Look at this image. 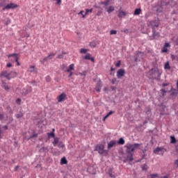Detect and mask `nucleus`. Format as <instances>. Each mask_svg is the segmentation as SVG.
<instances>
[{
    "instance_id": "obj_10",
    "label": "nucleus",
    "mask_w": 178,
    "mask_h": 178,
    "mask_svg": "<svg viewBox=\"0 0 178 178\" xmlns=\"http://www.w3.org/2000/svg\"><path fill=\"white\" fill-rule=\"evenodd\" d=\"M125 74H126V71L124 70V69L121 68L118 70L117 72L118 79H121L122 77H123V76H124Z\"/></svg>"
},
{
    "instance_id": "obj_15",
    "label": "nucleus",
    "mask_w": 178,
    "mask_h": 178,
    "mask_svg": "<svg viewBox=\"0 0 178 178\" xmlns=\"http://www.w3.org/2000/svg\"><path fill=\"white\" fill-rule=\"evenodd\" d=\"M8 77L10 78V80H12V79H15V77H17V72L15 71H11L8 72Z\"/></svg>"
},
{
    "instance_id": "obj_52",
    "label": "nucleus",
    "mask_w": 178,
    "mask_h": 178,
    "mask_svg": "<svg viewBox=\"0 0 178 178\" xmlns=\"http://www.w3.org/2000/svg\"><path fill=\"white\" fill-rule=\"evenodd\" d=\"M163 47L165 48H170V44L169 42H165Z\"/></svg>"
},
{
    "instance_id": "obj_36",
    "label": "nucleus",
    "mask_w": 178,
    "mask_h": 178,
    "mask_svg": "<svg viewBox=\"0 0 178 178\" xmlns=\"http://www.w3.org/2000/svg\"><path fill=\"white\" fill-rule=\"evenodd\" d=\"M1 1L0 2V8H5L6 6V0H1Z\"/></svg>"
},
{
    "instance_id": "obj_29",
    "label": "nucleus",
    "mask_w": 178,
    "mask_h": 178,
    "mask_svg": "<svg viewBox=\"0 0 178 178\" xmlns=\"http://www.w3.org/2000/svg\"><path fill=\"white\" fill-rule=\"evenodd\" d=\"M124 139L123 138H120L118 141H117V144H119L120 145H124Z\"/></svg>"
},
{
    "instance_id": "obj_19",
    "label": "nucleus",
    "mask_w": 178,
    "mask_h": 178,
    "mask_svg": "<svg viewBox=\"0 0 178 178\" xmlns=\"http://www.w3.org/2000/svg\"><path fill=\"white\" fill-rule=\"evenodd\" d=\"M1 87L5 91H9V90H10V86H8L6 82H2Z\"/></svg>"
},
{
    "instance_id": "obj_9",
    "label": "nucleus",
    "mask_w": 178,
    "mask_h": 178,
    "mask_svg": "<svg viewBox=\"0 0 178 178\" xmlns=\"http://www.w3.org/2000/svg\"><path fill=\"white\" fill-rule=\"evenodd\" d=\"M33 91V88L31 86H29L26 89H22V95H27L30 94Z\"/></svg>"
},
{
    "instance_id": "obj_32",
    "label": "nucleus",
    "mask_w": 178,
    "mask_h": 178,
    "mask_svg": "<svg viewBox=\"0 0 178 178\" xmlns=\"http://www.w3.org/2000/svg\"><path fill=\"white\" fill-rule=\"evenodd\" d=\"M156 8V12H159V13H161V12H163V8H162V6H157Z\"/></svg>"
},
{
    "instance_id": "obj_59",
    "label": "nucleus",
    "mask_w": 178,
    "mask_h": 178,
    "mask_svg": "<svg viewBox=\"0 0 178 178\" xmlns=\"http://www.w3.org/2000/svg\"><path fill=\"white\" fill-rule=\"evenodd\" d=\"M151 178H155V177H158V174H152L150 175Z\"/></svg>"
},
{
    "instance_id": "obj_23",
    "label": "nucleus",
    "mask_w": 178,
    "mask_h": 178,
    "mask_svg": "<svg viewBox=\"0 0 178 178\" xmlns=\"http://www.w3.org/2000/svg\"><path fill=\"white\" fill-rule=\"evenodd\" d=\"M113 10H115V7H113V6H110L107 10H106V12L107 13H112V12H113Z\"/></svg>"
},
{
    "instance_id": "obj_47",
    "label": "nucleus",
    "mask_w": 178,
    "mask_h": 178,
    "mask_svg": "<svg viewBox=\"0 0 178 178\" xmlns=\"http://www.w3.org/2000/svg\"><path fill=\"white\" fill-rule=\"evenodd\" d=\"M161 52H162L163 54H165V53L168 52V48H167V47H165L163 46V47L161 49Z\"/></svg>"
},
{
    "instance_id": "obj_11",
    "label": "nucleus",
    "mask_w": 178,
    "mask_h": 178,
    "mask_svg": "<svg viewBox=\"0 0 178 178\" xmlns=\"http://www.w3.org/2000/svg\"><path fill=\"white\" fill-rule=\"evenodd\" d=\"M66 99V93L63 92L57 97L58 102H63Z\"/></svg>"
},
{
    "instance_id": "obj_7",
    "label": "nucleus",
    "mask_w": 178,
    "mask_h": 178,
    "mask_svg": "<svg viewBox=\"0 0 178 178\" xmlns=\"http://www.w3.org/2000/svg\"><path fill=\"white\" fill-rule=\"evenodd\" d=\"M87 172L90 175H96L97 168L95 167V165H89L87 168Z\"/></svg>"
},
{
    "instance_id": "obj_25",
    "label": "nucleus",
    "mask_w": 178,
    "mask_h": 178,
    "mask_svg": "<svg viewBox=\"0 0 178 178\" xmlns=\"http://www.w3.org/2000/svg\"><path fill=\"white\" fill-rule=\"evenodd\" d=\"M141 145H143V143H134L132 145V148H134V149H136V148H138V149H140V147H141Z\"/></svg>"
},
{
    "instance_id": "obj_34",
    "label": "nucleus",
    "mask_w": 178,
    "mask_h": 178,
    "mask_svg": "<svg viewBox=\"0 0 178 178\" xmlns=\"http://www.w3.org/2000/svg\"><path fill=\"white\" fill-rule=\"evenodd\" d=\"M109 2H111V0H105L104 1L101 2V5H104V6H108V5H109Z\"/></svg>"
},
{
    "instance_id": "obj_49",
    "label": "nucleus",
    "mask_w": 178,
    "mask_h": 178,
    "mask_svg": "<svg viewBox=\"0 0 178 178\" xmlns=\"http://www.w3.org/2000/svg\"><path fill=\"white\" fill-rule=\"evenodd\" d=\"M96 87H102V82L101 81H97Z\"/></svg>"
},
{
    "instance_id": "obj_41",
    "label": "nucleus",
    "mask_w": 178,
    "mask_h": 178,
    "mask_svg": "<svg viewBox=\"0 0 178 178\" xmlns=\"http://www.w3.org/2000/svg\"><path fill=\"white\" fill-rule=\"evenodd\" d=\"M88 13H92V8H90V9L86 8V9L85 15H88Z\"/></svg>"
},
{
    "instance_id": "obj_48",
    "label": "nucleus",
    "mask_w": 178,
    "mask_h": 178,
    "mask_svg": "<svg viewBox=\"0 0 178 178\" xmlns=\"http://www.w3.org/2000/svg\"><path fill=\"white\" fill-rule=\"evenodd\" d=\"M110 34H111V35H113V34H118V31H116V30H111L110 31Z\"/></svg>"
},
{
    "instance_id": "obj_39",
    "label": "nucleus",
    "mask_w": 178,
    "mask_h": 178,
    "mask_svg": "<svg viewBox=\"0 0 178 178\" xmlns=\"http://www.w3.org/2000/svg\"><path fill=\"white\" fill-rule=\"evenodd\" d=\"M56 53H51L47 56V59H52L53 56H55Z\"/></svg>"
},
{
    "instance_id": "obj_21",
    "label": "nucleus",
    "mask_w": 178,
    "mask_h": 178,
    "mask_svg": "<svg viewBox=\"0 0 178 178\" xmlns=\"http://www.w3.org/2000/svg\"><path fill=\"white\" fill-rule=\"evenodd\" d=\"M5 114H3V108L0 107V120H3Z\"/></svg>"
},
{
    "instance_id": "obj_53",
    "label": "nucleus",
    "mask_w": 178,
    "mask_h": 178,
    "mask_svg": "<svg viewBox=\"0 0 178 178\" xmlns=\"http://www.w3.org/2000/svg\"><path fill=\"white\" fill-rule=\"evenodd\" d=\"M95 91H97V92H101V87L96 86L95 88Z\"/></svg>"
},
{
    "instance_id": "obj_6",
    "label": "nucleus",
    "mask_w": 178,
    "mask_h": 178,
    "mask_svg": "<svg viewBox=\"0 0 178 178\" xmlns=\"http://www.w3.org/2000/svg\"><path fill=\"white\" fill-rule=\"evenodd\" d=\"M154 154H157V155H162L165 154V148L157 147L156 149L153 150Z\"/></svg>"
},
{
    "instance_id": "obj_63",
    "label": "nucleus",
    "mask_w": 178,
    "mask_h": 178,
    "mask_svg": "<svg viewBox=\"0 0 178 178\" xmlns=\"http://www.w3.org/2000/svg\"><path fill=\"white\" fill-rule=\"evenodd\" d=\"M112 84H115L116 83V78H113L111 81Z\"/></svg>"
},
{
    "instance_id": "obj_37",
    "label": "nucleus",
    "mask_w": 178,
    "mask_h": 178,
    "mask_svg": "<svg viewBox=\"0 0 178 178\" xmlns=\"http://www.w3.org/2000/svg\"><path fill=\"white\" fill-rule=\"evenodd\" d=\"M38 134H33L32 135H31L28 138L27 140H31V138H35V137H38Z\"/></svg>"
},
{
    "instance_id": "obj_13",
    "label": "nucleus",
    "mask_w": 178,
    "mask_h": 178,
    "mask_svg": "<svg viewBox=\"0 0 178 178\" xmlns=\"http://www.w3.org/2000/svg\"><path fill=\"white\" fill-rule=\"evenodd\" d=\"M83 59H86V60H91L93 63H95V58L94 57H91V54L90 53H87L83 57Z\"/></svg>"
},
{
    "instance_id": "obj_35",
    "label": "nucleus",
    "mask_w": 178,
    "mask_h": 178,
    "mask_svg": "<svg viewBox=\"0 0 178 178\" xmlns=\"http://www.w3.org/2000/svg\"><path fill=\"white\" fill-rule=\"evenodd\" d=\"M141 54H143L141 51H138V53L136 54V56H135V62H138V60H140L138 59V56H140Z\"/></svg>"
},
{
    "instance_id": "obj_54",
    "label": "nucleus",
    "mask_w": 178,
    "mask_h": 178,
    "mask_svg": "<svg viewBox=\"0 0 178 178\" xmlns=\"http://www.w3.org/2000/svg\"><path fill=\"white\" fill-rule=\"evenodd\" d=\"M87 72L84 71L83 72H80L79 74L80 76H83V77H86V76L87 75Z\"/></svg>"
},
{
    "instance_id": "obj_40",
    "label": "nucleus",
    "mask_w": 178,
    "mask_h": 178,
    "mask_svg": "<svg viewBox=\"0 0 178 178\" xmlns=\"http://www.w3.org/2000/svg\"><path fill=\"white\" fill-rule=\"evenodd\" d=\"M142 170H147L148 169V165L147 164H143L141 165Z\"/></svg>"
},
{
    "instance_id": "obj_56",
    "label": "nucleus",
    "mask_w": 178,
    "mask_h": 178,
    "mask_svg": "<svg viewBox=\"0 0 178 178\" xmlns=\"http://www.w3.org/2000/svg\"><path fill=\"white\" fill-rule=\"evenodd\" d=\"M161 92H162V95H165V94H166V92H168V91H166V90L165 89H161Z\"/></svg>"
},
{
    "instance_id": "obj_61",
    "label": "nucleus",
    "mask_w": 178,
    "mask_h": 178,
    "mask_svg": "<svg viewBox=\"0 0 178 178\" xmlns=\"http://www.w3.org/2000/svg\"><path fill=\"white\" fill-rule=\"evenodd\" d=\"M107 116H111V115H113V111H110L107 114Z\"/></svg>"
},
{
    "instance_id": "obj_58",
    "label": "nucleus",
    "mask_w": 178,
    "mask_h": 178,
    "mask_svg": "<svg viewBox=\"0 0 178 178\" xmlns=\"http://www.w3.org/2000/svg\"><path fill=\"white\" fill-rule=\"evenodd\" d=\"M120 64H121V61L119 60V61L115 64V67H120Z\"/></svg>"
},
{
    "instance_id": "obj_5",
    "label": "nucleus",
    "mask_w": 178,
    "mask_h": 178,
    "mask_svg": "<svg viewBox=\"0 0 178 178\" xmlns=\"http://www.w3.org/2000/svg\"><path fill=\"white\" fill-rule=\"evenodd\" d=\"M19 6L17 4L10 3L9 4H7L5 7L2 8V12H4V10H9V9H16Z\"/></svg>"
},
{
    "instance_id": "obj_2",
    "label": "nucleus",
    "mask_w": 178,
    "mask_h": 178,
    "mask_svg": "<svg viewBox=\"0 0 178 178\" xmlns=\"http://www.w3.org/2000/svg\"><path fill=\"white\" fill-rule=\"evenodd\" d=\"M125 148H127L126 152L128 154L127 159L129 162H133L134 160L133 158V152H134V147H133V145H131V143H128L125 145Z\"/></svg>"
},
{
    "instance_id": "obj_27",
    "label": "nucleus",
    "mask_w": 178,
    "mask_h": 178,
    "mask_svg": "<svg viewBox=\"0 0 178 178\" xmlns=\"http://www.w3.org/2000/svg\"><path fill=\"white\" fill-rule=\"evenodd\" d=\"M141 13V8H136L134 10V16H138Z\"/></svg>"
},
{
    "instance_id": "obj_45",
    "label": "nucleus",
    "mask_w": 178,
    "mask_h": 178,
    "mask_svg": "<svg viewBox=\"0 0 178 178\" xmlns=\"http://www.w3.org/2000/svg\"><path fill=\"white\" fill-rule=\"evenodd\" d=\"M15 118H17V119H20V118H23V113L15 114Z\"/></svg>"
},
{
    "instance_id": "obj_16",
    "label": "nucleus",
    "mask_w": 178,
    "mask_h": 178,
    "mask_svg": "<svg viewBox=\"0 0 178 178\" xmlns=\"http://www.w3.org/2000/svg\"><path fill=\"white\" fill-rule=\"evenodd\" d=\"M165 6H168V5H170L171 8H173V6H176L177 5V2L175 1L174 0H172L171 1L164 2L163 3Z\"/></svg>"
},
{
    "instance_id": "obj_14",
    "label": "nucleus",
    "mask_w": 178,
    "mask_h": 178,
    "mask_svg": "<svg viewBox=\"0 0 178 178\" xmlns=\"http://www.w3.org/2000/svg\"><path fill=\"white\" fill-rule=\"evenodd\" d=\"M17 56H19V54H17V53H13L12 54L8 55V58H14V60L17 63L19 62V57H17Z\"/></svg>"
},
{
    "instance_id": "obj_18",
    "label": "nucleus",
    "mask_w": 178,
    "mask_h": 178,
    "mask_svg": "<svg viewBox=\"0 0 178 178\" xmlns=\"http://www.w3.org/2000/svg\"><path fill=\"white\" fill-rule=\"evenodd\" d=\"M117 141L116 140H111L108 143V149H111L114 145H116Z\"/></svg>"
},
{
    "instance_id": "obj_8",
    "label": "nucleus",
    "mask_w": 178,
    "mask_h": 178,
    "mask_svg": "<svg viewBox=\"0 0 178 178\" xmlns=\"http://www.w3.org/2000/svg\"><path fill=\"white\" fill-rule=\"evenodd\" d=\"M150 26H152V30H155L159 27V20L155 19L153 21H151L149 22Z\"/></svg>"
},
{
    "instance_id": "obj_31",
    "label": "nucleus",
    "mask_w": 178,
    "mask_h": 178,
    "mask_svg": "<svg viewBox=\"0 0 178 178\" xmlns=\"http://www.w3.org/2000/svg\"><path fill=\"white\" fill-rule=\"evenodd\" d=\"M177 141V140H176V138L174 136H170V143L171 144H176Z\"/></svg>"
},
{
    "instance_id": "obj_3",
    "label": "nucleus",
    "mask_w": 178,
    "mask_h": 178,
    "mask_svg": "<svg viewBox=\"0 0 178 178\" xmlns=\"http://www.w3.org/2000/svg\"><path fill=\"white\" fill-rule=\"evenodd\" d=\"M95 151H97L99 155H104V156L108 155V150L105 149V145L103 144L97 145Z\"/></svg>"
},
{
    "instance_id": "obj_17",
    "label": "nucleus",
    "mask_w": 178,
    "mask_h": 178,
    "mask_svg": "<svg viewBox=\"0 0 178 178\" xmlns=\"http://www.w3.org/2000/svg\"><path fill=\"white\" fill-rule=\"evenodd\" d=\"M126 16H127V13L124 11H119L118 13V17H119V19H122V17H124Z\"/></svg>"
},
{
    "instance_id": "obj_51",
    "label": "nucleus",
    "mask_w": 178,
    "mask_h": 178,
    "mask_svg": "<svg viewBox=\"0 0 178 178\" xmlns=\"http://www.w3.org/2000/svg\"><path fill=\"white\" fill-rule=\"evenodd\" d=\"M16 104H17L18 105H20L21 102H22V99L20 98H17L15 101Z\"/></svg>"
},
{
    "instance_id": "obj_42",
    "label": "nucleus",
    "mask_w": 178,
    "mask_h": 178,
    "mask_svg": "<svg viewBox=\"0 0 178 178\" xmlns=\"http://www.w3.org/2000/svg\"><path fill=\"white\" fill-rule=\"evenodd\" d=\"M45 80L47 83H50L51 80H52V79H51V76L49 75H47L45 77Z\"/></svg>"
},
{
    "instance_id": "obj_22",
    "label": "nucleus",
    "mask_w": 178,
    "mask_h": 178,
    "mask_svg": "<svg viewBox=\"0 0 178 178\" xmlns=\"http://www.w3.org/2000/svg\"><path fill=\"white\" fill-rule=\"evenodd\" d=\"M60 164V165H67V160L66 159V157L61 158Z\"/></svg>"
},
{
    "instance_id": "obj_44",
    "label": "nucleus",
    "mask_w": 178,
    "mask_h": 178,
    "mask_svg": "<svg viewBox=\"0 0 178 178\" xmlns=\"http://www.w3.org/2000/svg\"><path fill=\"white\" fill-rule=\"evenodd\" d=\"M164 69H170V65L169 64V62L165 63Z\"/></svg>"
},
{
    "instance_id": "obj_38",
    "label": "nucleus",
    "mask_w": 178,
    "mask_h": 178,
    "mask_svg": "<svg viewBox=\"0 0 178 178\" xmlns=\"http://www.w3.org/2000/svg\"><path fill=\"white\" fill-rule=\"evenodd\" d=\"M139 149L142 150L143 154V159H144V158H145V154L147 153V149H143V147H140Z\"/></svg>"
},
{
    "instance_id": "obj_62",
    "label": "nucleus",
    "mask_w": 178,
    "mask_h": 178,
    "mask_svg": "<svg viewBox=\"0 0 178 178\" xmlns=\"http://www.w3.org/2000/svg\"><path fill=\"white\" fill-rule=\"evenodd\" d=\"M174 165H176V168H178V160H175V161H174Z\"/></svg>"
},
{
    "instance_id": "obj_64",
    "label": "nucleus",
    "mask_w": 178,
    "mask_h": 178,
    "mask_svg": "<svg viewBox=\"0 0 178 178\" xmlns=\"http://www.w3.org/2000/svg\"><path fill=\"white\" fill-rule=\"evenodd\" d=\"M127 161H129V159L127 157H124V159L123 160L124 163H126V162H127Z\"/></svg>"
},
{
    "instance_id": "obj_28",
    "label": "nucleus",
    "mask_w": 178,
    "mask_h": 178,
    "mask_svg": "<svg viewBox=\"0 0 178 178\" xmlns=\"http://www.w3.org/2000/svg\"><path fill=\"white\" fill-rule=\"evenodd\" d=\"M171 91H172V92H171L170 95H172V96H176V95H177V94H178V92H177L178 90H176V89L172 88H171Z\"/></svg>"
},
{
    "instance_id": "obj_4",
    "label": "nucleus",
    "mask_w": 178,
    "mask_h": 178,
    "mask_svg": "<svg viewBox=\"0 0 178 178\" xmlns=\"http://www.w3.org/2000/svg\"><path fill=\"white\" fill-rule=\"evenodd\" d=\"M152 35L149 36V41H153L155 38L161 37V33L159 32H156V29H152Z\"/></svg>"
},
{
    "instance_id": "obj_60",
    "label": "nucleus",
    "mask_w": 178,
    "mask_h": 178,
    "mask_svg": "<svg viewBox=\"0 0 178 178\" xmlns=\"http://www.w3.org/2000/svg\"><path fill=\"white\" fill-rule=\"evenodd\" d=\"M172 15H178V10H173L172 12Z\"/></svg>"
},
{
    "instance_id": "obj_57",
    "label": "nucleus",
    "mask_w": 178,
    "mask_h": 178,
    "mask_svg": "<svg viewBox=\"0 0 178 178\" xmlns=\"http://www.w3.org/2000/svg\"><path fill=\"white\" fill-rule=\"evenodd\" d=\"M34 67H35V65H32L30 67V69H31L30 72L31 73H33V72H34Z\"/></svg>"
},
{
    "instance_id": "obj_12",
    "label": "nucleus",
    "mask_w": 178,
    "mask_h": 178,
    "mask_svg": "<svg viewBox=\"0 0 178 178\" xmlns=\"http://www.w3.org/2000/svg\"><path fill=\"white\" fill-rule=\"evenodd\" d=\"M2 77H5L7 80H10L9 73L6 70H3L0 73V79H2Z\"/></svg>"
},
{
    "instance_id": "obj_20",
    "label": "nucleus",
    "mask_w": 178,
    "mask_h": 178,
    "mask_svg": "<svg viewBox=\"0 0 178 178\" xmlns=\"http://www.w3.org/2000/svg\"><path fill=\"white\" fill-rule=\"evenodd\" d=\"M108 175L109 176V177H111V178H116V176H115L113 175V168H109L108 170Z\"/></svg>"
},
{
    "instance_id": "obj_55",
    "label": "nucleus",
    "mask_w": 178,
    "mask_h": 178,
    "mask_svg": "<svg viewBox=\"0 0 178 178\" xmlns=\"http://www.w3.org/2000/svg\"><path fill=\"white\" fill-rule=\"evenodd\" d=\"M79 15H81L82 17H86V14H84V10H81L80 11V13H79Z\"/></svg>"
},
{
    "instance_id": "obj_26",
    "label": "nucleus",
    "mask_w": 178,
    "mask_h": 178,
    "mask_svg": "<svg viewBox=\"0 0 178 178\" xmlns=\"http://www.w3.org/2000/svg\"><path fill=\"white\" fill-rule=\"evenodd\" d=\"M89 46L91 48H95L97 47V42L95 40H93L92 42H90Z\"/></svg>"
},
{
    "instance_id": "obj_30",
    "label": "nucleus",
    "mask_w": 178,
    "mask_h": 178,
    "mask_svg": "<svg viewBox=\"0 0 178 178\" xmlns=\"http://www.w3.org/2000/svg\"><path fill=\"white\" fill-rule=\"evenodd\" d=\"M58 143H59V138L54 137V140L52 142L54 147H56V145L58 144Z\"/></svg>"
},
{
    "instance_id": "obj_43",
    "label": "nucleus",
    "mask_w": 178,
    "mask_h": 178,
    "mask_svg": "<svg viewBox=\"0 0 178 178\" xmlns=\"http://www.w3.org/2000/svg\"><path fill=\"white\" fill-rule=\"evenodd\" d=\"M80 52H81V54H87V52H88V49H81Z\"/></svg>"
},
{
    "instance_id": "obj_46",
    "label": "nucleus",
    "mask_w": 178,
    "mask_h": 178,
    "mask_svg": "<svg viewBox=\"0 0 178 178\" xmlns=\"http://www.w3.org/2000/svg\"><path fill=\"white\" fill-rule=\"evenodd\" d=\"M47 60H48V57L47 56L44 57L42 60H40L41 64L44 65L45 63V62H47Z\"/></svg>"
},
{
    "instance_id": "obj_1",
    "label": "nucleus",
    "mask_w": 178,
    "mask_h": 178,
    "mask_svg": "<svg viewBox=\"0 0 178 178\" xmlns=\"http://www.w3.org/2000/svg\"><path fill=\"white\" fill-rule=\"evenodd\" d=\"M149 80H156V81H161V76H162V74L159 72V70L152 68L149 71Z\"/></svg>"
},
{
    "instance_id": "obj_24",
    "label": "nucleus",
    "mask_w": 178,
    "mask_h": 178,
    "mask_svg": "<svg viewBox=\"0 0 178 178\" xmlns=\"http://www.w3.org/2000/svg\"><path fill=\"white\" fill-rule=\"evenodd\" d=\"M71 70H74V64H70L66 72L67 73H70Z\"/></svg>"
},
{
    "instance_id": "obj_33",
    "label": "nucleus",
    "mask_w": 178,
    "mask_h": 178,
    "mask_svg": "<svg viewBox=\"0 0 178 178\" xmlns=\"http://www.w3.org/2000/svg\"><path fill=\"white\" fill-rule=\"evenodd\" d=\"M47 136H48V140H49V138H54L55 133L54 132L47 133Z\"/></svg>"
},
{
    "instance_id": "obj_50",
    "label": "nucleus",
    "mask_w": 178,
    "mask_h": 178,
    "mask_svg": "<svg viewBox=\"0 0 178 178\" xmlns=\"http://www.w3.org/2000/svg\"><path fill=\"white\" fill-rule=\"evenodd\" d=\"M58 147L60 148H65V145L62 142H60L59 144L58 145Z\"/></svg>"
}]
</instances>
